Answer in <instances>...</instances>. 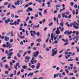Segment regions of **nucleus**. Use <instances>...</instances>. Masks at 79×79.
Returning a JSON list of instances; mask_svg holds the SVG:
<instances>
[{"mask_svg":"<svg viewBox=\"0 0 79 79\" xmlns=\"http://www.w3.org/2000/svg\"><path fill=\"white\" fill-rule=\"evenodd\" d=\"M25 58L27 60H25V63H27V62L29 61V60H30V57L29 56H27L25 57Z\"/></svg>","mask_w":79,"mask_h":79,"instance_id":"nucleus-8","label":"nucleus"},{"mask_svg":"<svg viewBox=\"0 0 79 79\" xmlns=\"http://www.w3.org/2000/svg\"><path fill=\"white\" fill-rule=\"evenodd\" d=\"M13 20L12 19L10 20V18L8 19L7 20H6L5 21V23H6V24H7L8 23H13Z\"/></svg>","mask_w":79,"mask_h":79,"instance_id":"nucleus-4","label":"nucleus"},{"mask_svg":"<svg viewBox=\"0 0 79 79\" xmlns=\"http://www.w3.org/2000/svg\"><path fill=\"white\" fill-rule=\"evenodd\" d=\"M69 38L70 39L69 40V41H70V40H72V39H71V36H69Z\"/></svg>","mask_w":79,"mask_h":79,"instance_id":"nucleus-44","label":"nucleus"},{"mask_svg":"<svg viewBox=\"0 0 79 79\" xmlns=\"http://www.w3.org/2000/svg\"><path fill=\"white\" fill-rule=\"evenodd\" d=\"M39 51H37L36 52H35L33 53V55L34 57H36L38 56V55H39Z\"/></svg>","mask_w":79,"mask_h":79,"instance_id":"nucleus-7","label":"nucleus"},{"mask_svg":"<svg viewBox=\"0 0 79 79\" xmlns=\"http://www.w3.org/2000/svg\"><path fill=\"white\" fill-rule=\"evenodd\" d=\"M38 14H35V18H37V17H38Z\"/></svg>","mask_w":79,"mask_h":79,"instance_id":"nucleus-56","label":"nucleus"},{"mask_svg":"<svg viewBox=\"0 0 79 79\" xmlns=\"http://www.w3.org/2000/svg\"><path fill=\"white\" fill-rule=\"evenodd\" d=\"M40 25L38 24L37 26L34 25L33 26V28H37L39 27Z\"/></svg>","mask_w":79,"mask_h":79,"instance_id":"nucleus-16","label":"nucleus"},{"mask_svg":"<svg viewBox=\"0 0 79 79\" xmlns=\"http://www.w3.org/2000/svg\"><path fill=\"white\" fill-rule=\"evenodd\" d=\"M56 21H57V23L58 24H59V23H58V18H57L56 19Z\"/></svg>","mask_w":79,"mask_h":79,"instance_id":"nucleus-57","label":"nucleus"},{"mask_svg":"<svg viewBox=\"0 0 79 79\" xmlns=\"http://www.w3.org/2000/svg\"><path fill=\"white\" fill-rule=\"evenodd\" d=\"M73 27L74 29H79V23H76V22H75L73 23Z\"/></svg>","mask_w":79,"mask_h":79,"instance_id":"nucleus-2","label":"nucleus"},{"mask_svg":"<svg viewBox=\"0 0 79 79\" xmlns=\"http://www.w3.org/2000/svg\"><path fill=\"white\" fill-rule=\"evenodd\" d=\"M56 49H57V48H55L54 49H52V56H55V55L57 54V52H58V50L56 49V51H55Z\"/></svg>","mask_w":79,"mask_h":79,"instance_id":"nucleus-1","label":"nucleus"},{"mask_svg":"<svg viewBox=\"0 0 79 79\" xmlns=\"http://www.w3.org/2000/svg\"><path fill=\"white\" fill-rule=\"evenodd\" d=\"M11 35L12 36V37H13L14 36V35L13 34V31H11L10 32Z\"/></svg>","mask_w":79,"mask_h":79,"instance_id":"nucleus-31","label":"nucleus"},{"mask_svg":"<svg viewBox=\"0 0 79 79\" xmlns=\"http://www.w3.org/2000/svg\"><path fill=\"white\" fill-rule=\"evenodd\" d=\"M15 5H19V2H18V0L17 1V2H15Z\"/></svg>","mask_w":79,"mask_h":79,"instance_id":"nucleus-26","label":"nucleus"},{"mask_svg":"<svg viewBox=\"0 0 79 79\" xmlns=\"http://www.w3.org/2000/svg\"><path fill=\"white\" fill-rule=\"evenodd\" d=\"M36 42H41V39L40 38H39V39H37L36 40Z\"/></svg>","mask_w":79,"mask_h":79,"instance_id":"nucleus-23","label":"nucleus"},{"mask_svg":"<svg viewBox=\"0 0 79 79\" xmlns=\"http://www.w3.org/2000/svg\"><path fill=\"white\" fill-rule=\"evenodd\" d=\"M50 2H48L47 3V5H48V7H50L51 6V5H50Z\"/></svg>","mask_w":79,"mask_h":79,"instance_id":"nucleus-20","label":"nucleus"},{"mask_svg":"<svg viewBox=\"0 0 79 79\" xmlns=\"http://www.w3.org/2000/svg\"><path fill=\"white\" fill-rule=\"evenodd\" d=\"M28 6H29V4H27L26 5L24 6V8H27V7Z\"/></svg>","mask_w":79,"mask_h":79,"instance_id":"nucleus-55","label":"nucleus"},{"mask_svg":"<svg viewBox=\"0 0 79 79\" xmlns=\"http://www.w3.org/2000/svg\"><path fill=\"white\" fill-rule=\"evenodd\" d=\"M22 68L23 69H27V66L26 65H23L22 67Z\"/></svg>","mask_w":79,"mask_h":79,"instance_id":"nucleus-17","label":"nucleus"},{"mask_svg":"<svg viewBox=\"0 0 79 79\" xmlns=\"http://www.w3.org/2000/svg\"><path fill=\"white\" fill-rule=\"evenodd\" d=\"M31 68H35V66L34 65H33L30 66Z\"/></svg>","mask_w":79,"mask_h":79,"instance_id":"nucleus-48","label":"nucleus"},{"mask_svg":"<svg viewBox=\"0 0 79 79\" xmlns=\"http://www.w3.org/2000/svg\"><path fill=\"white\" fill-rule=\"evenodd\" d=\"M10 6H11V4L10 3L7 6V8H10Z\"/></svg>","mask_w":79,"mask_h":79,"instance_id":"nucleus-52","label":"nucleus"},{"mask_svg":"<svg viewBox=\"0 0 79 79\" xmlns=\"http://www.w3.org/2000/svg\"><path fill=\"white\" fill-rule=\"evenodd\" d=\"M31 63L32 64H34V60H31Z\"/></svg>","mask_w":79,"mask_h":79,"instance_id":"nucleus-62","label":"nucleus"},{"mask_svg":"<svg viewBox=\"0 0 79 79\" xmlns=\"http://www.w3.org/2000/svg\"><path fill=\"white\" fill-rule=\"evenodd\" d=\"M21 10H17V13H21Z\"/></svg>","mask_w":79,"mask_h":79,"instance_id":"nucleus-60","label":"nucleus"},{"mask_svg":"<svg viewBox=\"0 0 79 79\" xmlns=\"http://www.w3.org/2000/svg\"><path fill=\"white\" fill-rule=\"evenodd\" d=\"M55 6L56 8H59L61 7V5L60 4H57Z\"/></svg>","mask_w":79,"mask_h":79,"instance_id":"nucleus-19","label":"nucleus"},{"mask_svg":"<svg viewBox=\"0 0 79 79\" xmlns=\"http://www.w3.org/2000/svg\"><path fill=\"white\" fill-rule=\"evenodd\" d=\"M28 8V10H29V11H32V10H33L31 8Z\"/></svg>","mask_w":79,"mask_h":79,"instance_id":"nucleus-35","label":"nucleus"},{"mask_svg":"<svg viewBox=\"0 0 79 79\" xmlns=\"http://www.w3.org/2000/svg\"><path fill=\"white\" fill-rule=\"evenodd\" d=\"M75 14L76 15H77V14H78V10H77V9L76 10Z\"/></svg>","mask_w":79,"mask_h":79,"instance_id":"nucleus-43","label":"nucleus"},{"mask_svg":"<svg viewBox=\"0 0 79 79\" xmlns=\"http://www.w3.org/2000/svg\"><path fill=\"white\" fill-rule=\"evenodd\" d=\"M54 36H53V33H52L51 34V38H53Z\"/></svg>","mask_w":79,"mask_h":79,"instance_id":"nucleus-29","label":"nucleus"},{"mask_svg":"<svg viewBox=\"0 0 79 79\" xmlns=\"http://www.w3.org/2000/svg\"><path fill=\"white\" fill-rule=\"evenodd\" d=\"M53 22H51V23L48 24V25L49 26H52L53 25Z\"/></svg>","mask_w":79,"mask_h":79,"instance_id":"nucleus-28","label":"nucleus"},{"mask_svg":"<svg viewBox=\"0 0 79 79\" xmlns=\"http://www.w3.org/2000/svg\"><path fill=\"white\" fill-rule=\"evenodd\" d=\"M36 34L37 36H39L40 35V33H39V32H37L36 33Z\"/></svg>","mask_w":79,"mask_h":79,"instance_id":"nucleus-42","label":"nucleus"},{"mask_svg":"<svg viewBox=\"0 0 79 79\" xmlns=\"http://www.w3.org/2000/svg\"><path fill=\"white\" fill-rule=\"evenodd\" d=\"M11 6L12 7V8H16V7L14 6V5H11Z\"/></svg>","mask_w":79,"mask_h":79,"instance_id":"nucleus-61","label":"nucleus"},{"mask_svg":"<svg viewBox=\"0 0 79 79\" xmlns=\"http://www.w3.org/2000/svg\"><path fill=\"white\" fill-rule=\"evenodd\" d=\"M13 42V39H11L10 40V43H11Z\"/></svg>","mask_w":79,"mask_h":79,"instance_id":"nucleus-50","label":"nucleus"},{"mask_svg":"<svg viewBox=\"0 0 79 79\" xmlns=\"http://www.w3.org/2000/svg\"><path fill=\"white\" fill-rule=\"evenodd\" d=\"M18 2H19V5H22L23 4V0H18Z\"/></svg>","mask_w":79,"mask_h":79,"instance_id":"nucleus-15","label":"nucleus"},{"mask_svg":"<svg viewBox=\"0 0 79 79\" xmlns=\"http://www.w3.org/2000/svg\"><path fill=\"white\" fill-rule=\"evenodd\" d=\"M36 2H38L39 3H40L42 1V0H35Z\"/></svg>","mask_w":79,"mask_h":79,"instance_id":"nucleus-40","label":"nucleus"},{"mask_svg":"<svg viewBox=\"0 0 79 79\" xmlns=\"http://www.w3.org/2000/svg\"><path fill=\"white\" fill-rule=\"evenodd\" d=\"M58 76H59V77H60V78H61V77H62V76H62L61 74L60 73H59L56 74V77H58Z\"/></svg>","mask_w":79,"mask_h":79,"instance_id":"nucleus-10","label":"nucleus"},{"mask_svg":"<svg viewBox=\"0 0 79 79\" xmlns=\"http://www.w3.org/2000/svg\"><path fill=\"white\" fill-rule=\"evenodd\" d=\"M56 34H60V31H56Z\"/></svg>","mask_w":79,"mask_h":79,"instance_id":"nucleus-22","label":"nucleus"},{"mask_svg":"<svg viewBox=\"0 0 79 79\" xmlns=\"http://www.w3.org/2000/svg\"><path fill=\"white\" fill-rule=\"evenodd\" d=\"M17 56L18 57H19V58H20V57H21V56L20 55V53H17Z\"/></svg>","mask_w":79,"mask_h":79,"instance_id":"nucleus-27","label":"nucleus"},{"mask_svg":"<svg viewBox=\"0 0 79 79\" xmlns=\"http://www.w3.org/2000/svg\"><path fill=\"white\" fill-rule=\"evenodd\" d=\"M47 9H45L44 11V14H47Z\"/></svg>","mask_w":79,"mask_h":79,"instance_id":"nucleus-39","label":"nucleus"},{"mask_svg":"<svg viewBox=\"0 0 79 79\" xmlns=\"http://www.w3.org/2000/svg\"><path fill=\"white\" fill-rule=\"evenodd\" d=\"M67 33H68V31H66L64 32V34H65V35H66V34Z\"/></svg>","mask_w":79,"mask_h":79,"instance_id":"nucleus-47","label":"nucleus"},{"mask_svg":"<svg viewBox=\"0 0 79 79\" xmlns=\"http://www.w3.org/2000/svg\"><path fill=\"white\" fill-rule=\"evenodd\" d=\"M70 4L71 6H73V5H74V2H70Z\"/></svg>","mask_w":79,"mask_h":79,"instance_id":"nucleus-38","label":"nucleus"},{"mask_svg":"<svg viewBox=\"0 0 79 79\" xmlns=\"http://www.w3.org/2000/svg\"><path fill=\"white\" fill-rule=\"evenodd\" d=\"M33 45H34V43H31V47H32V46H33Z\"/></svg>","mask_w":79,"mask_h":79,"instance_id":"nucleus-59","label":"nucleus"},{"mask_svg":"<svg viewBox=\"0 0 79 79\" xmlns=\"http://www.w3.org/2000/svg\"><path fill=\"white\" fill-rule=\"evenodd\" d=\"M11 16L12 18H14L15 17V15L14 14L12 13L11 15Z\"/></svg>","mask_w":79,"mask_h":79,"instance_id":"nucleus-32","label":"nucleus"},{"mask_svg":"<svg viewBox=\"0 0 79 79\" xmlns=\"http://www.w3.org/2000/svg\"><path fill=\"white\" fill-rule=\"evenodd\" d=\"M40 63H38L37 64V65L36 66V69H39L40 68Z\"/></svg>","mask_w":79,"mask_h":79,"instance_id":"nucleus-9","label":"nucleus"},{"mask_svg":"<svg viewBox=\"0 0 79 79\" xmlns=\"http://www.w3.org/2000/svg\"><path fill=\"white\" fill-rule=\"evenodd\" d=\"M1 17H3L5 16V14H3L2 13L1 14Z\"/></svg>","mask_w":79,"mask_h":79,"instance_id":"nucleus-49","label":"nucleus"},{"mask_svg":"<svg viewBox=\"0 0 79 79\" xmlns=\"http://www.w3.org/2000/svg\"><path fill=\"white\" fill-rule=\"evenodd\" d=\"M5 58H6V57L5 56L3 57L2 58L1 60H2V61L3 60H4V59H5Z\"/></svg>","mask_w":79,"mask_h":79,"instance_id":"nucleus-51","label":"nucleus"},{"mask_svg":"<svg viewBox=\"0 0 79 79\" xmlns=\"http://www.w3.org/2000/svg\"><path fill=\"white\" fill-rule=\"evenodd\" d=\"M59 28L60 29L61 32H63V30H64V27H62L61 28V27L59 26Z\"/></svg>","mask_w":79,"mask_h":79,"instance_id":"nucleus-14","label":"nucleus"},{"mask_svg":"<svg viewBox=\"0 0 79 79\" xmlns=\"http://www.w3.org/2000/svg\"><path fill=\"white\" fill-rule=\"evenodd\" d=\"M65 72L66 73H69V70H68V69H66L65 70Z\"/></svg>","mask_w":79,"mask_h":79,"instance_id":"nucleus-37","label":"nucleus"},{"mask_svg":"<svg viewBox=\"0 0 79 79\" xmlns=\"http://www.w3.org/2000/svg\"><path fill=\"white\" fill-rule=\"evenodd\" d=\"M6 48H8V47H9V48H11L12 47V45H11V44H10V43L9 42H7L6 43Z\"/></svg>","mask_w":79,"mask_h":79,"instance_id":"nucleus-6","label":"nucleus"},{"mask_svg":"<svg viewBox=\"0 0 79 79\" xmlns=\"http://www.w3.org/2000/svg\"><path fill=\"white\" fill-rule=\"evenodd\" d=\"M0 50H2V52L3 53H4L5 52V50L2 48H0Z\"/></svg>","mask_w":79,"mask_h":79,"instance_id":"nucleus-33","label":"nucleus"},{"mask_svg":"<svg viewBox=\"0 0 79 79\" xmlns=\"http://www.w3.org/2000/svg\"><path fill=\"white\" fill-rule=\"evenodd\" d=\"M26 52L28 53V54H30V53H31V51H28Z\"/></svg>","mask_w":79,"mask_h":79,"instance_id":"nucleus-36","label":"nucleus"},{"mask_svg":"<svg viewBox=\"0 0 79 79\" xmlns=\"http://www.w3.org/2000/svg\"><path fill=\"white\" fill-rule=\"evenodd\" d=\"M32 32H33L32 31H30V33H31V36H32V37H33V38H34V37H35V35H35V34H36V32H35V31H33V33L34 34H33V33H32Z\"/></svg>","mask_w":79,"mask_h":79,"instance_id":"nucleus-5","label":"nucleus"},{"mask_svg":"<svg viewBox=\"0 0 79 79\" xmlns=\"http://www.w3.org/2000/svg\"><path fill=\"white\" fill-rule=\"evenodd\" d=\"M5 68L6 69H7L8 68V65L6 64L5 65Z\"/></svg>","mask_w":79,"mask_h":79,"instance_id":"nucleus-41","label":"nucleus"},{"mask_svg":"<svg viewBox=\"0 0 79 79\" xmlns=\"http://www.w3.org/2000/svg\"><path fill=\"white\" fill-rule=\"evenodd\" d=\"M71 18V15H69L68 17V19H70Z\"/></svg>","mask_w":79,"mask_h":79,"instance_id":"nucleus-46","label":"nucleus"},{"mask_svg":"<svg viewBox=\"0 0 79 79\" xmlns=\"http://www.w3.org/2000/svg\"><path fill=\"white\" fill-rule=\"evenodd\" d=\"M19 37L20 38V39H24V36H19Z\"/></svg>","mask_w":79,"mask_h":79,"instance_id":"nucleus-45","label":"nucleus"},{"mask_svg":"<svg viewBox=\"0 0 79 79\" xmlns=\"http://www.w3.org/2000/svg\"><path fill=\"white\" fill-rule=\"evenodd\" d=\"M69 44V43H65L64 44V45H68Z\"/></svg>","mask_w":79,"mask_h":79,"instance_id":"nucleus-64","label":"nucleus"},{"mask_svg":"<svg viewBox=\"0 0 79 79\" xmlns=\"http://www.w3.org/2000/svg\"><path fill=\"white\" fill-rule=\"evenodd\" d=\"M13 52H10V54H7V56H11L13 55Z\"/></svg>","mask_w":79,"mask_h":79,"instance_id":"nucleus-25","label":"nucleus"},{"mask_svg":"<svg viewBox=\"0 0 79 79\" xmlns=\"http://www.w3.org/2000/svg\"><path fill=\"white\" fill-rule=\"evenodd\" d=\"M33 74H34L33 73H30L28 74L27 77H29L30 76H32V75H33Z\"/></svg>","mask_w":79,"mask_h":79,"instance_id":"nucleus-13","label":"nucleus"},{"mask_svg":"<svg viewBox=\"0 0 79 79\" xmlns=\"http://www.w3.org/2000/svg\"><path fill=\"white\" fill-rule=\"evenodd\" d=\"M62 16L63 18H64V17L65 18H68V15H65L64 14H63V13L62 14Z\"/></svg>","mask_w":79,"mask_h":79,"instance_id":"nucleus-11","label":"nucleus"},{"mask_svg":"<svg viewBox=\"0 0 79 79\" xmlns=\"http://www.w3.org/2000/svg\"><path fill=\"white\" fill-rule=\"evenodd\" d=\"M38 58H40V59H43V57L41 55L39 56Z\"/></svg>","mask_w":79,"mask_h":79,"instance_id":"nucleus-34","label":"nucleus"},{"mask_svg":"<svg viewBox=\"0 0 79 79\" xmlns=\"http://www.w3.org/2000/svg\"><path fill=\"white\" fill-rule=\"evenodd\" d=\"M65 25H67V26H68V27H69V26H70V25L68 24V22H67L66 23H65Z\"/></svg>","mask_w":79,"mask_h":79,"instance_id":"nucleus-30","label":"nucleus"},{"mask_svg":"<svg viewBox=\"0 0 79 79\" xmlns=\"http://www.w3.org/2000/svg\"><path fill=\"white\" fill-rule=\"evenodd\" d=\"M69 76H73V75H74V74L73 73H70L69 74Z\"/></svg>","mask_w":79,"mask_h":79,"instance_id":"nucleus-53","label":"nucleus"},{"mask_svg":"<svg viewBox=\"0 0 79 79\" xmlns=\"http://www.w3.org/2000/svg\"><path fill=\"white\" fill-rule=\"evenodd\" d=\"M14 68H15L16 69V70H17L18 69V67H17V66H16V65H15Z\"/></svg>","mask_w":79,"mask_h":79,"instance_id":"nucleus-54","label":"nucleus"},{"mask_svg":"<svg viewBox=\"0 0 79 79\" xmlns=\"http://www.w3.org/2000/svg\"><path fill=\"white\" fill-rule=\"evenodd\" d=\"M9 39H10V38L6 36L5 37L4 40L6 41H8L9 40Z\"/></svg>","mask_w":79,"mask_h":79,"instance_id":"nucleus-12","label":"nucleus"},{"mask_svg":"<svg viewBox=\"0 0 79 79\" xmlns=\"http://www.w3.org/2000/svg\"><path fill=\"white\" fill-rule=\"evenodd\" d=\"M60 63L62 65H64L66 64V63L64 62H60Z\"/></svg>","mask_w":79,"mask_h":79,"instance_id":"nucleus-21","label":"nucleus"},{"mask_svg":"<svg viewBox=\"0 0 79 79\" xmlns=\"http://www.w3.org/2000/svg\"><path fill=\"white\" fill-rule=\"evenodd\" d=\"M23 41H21L20 43V45H23Z\"/></svg>","mask_w":79,"mask_h":79,"instance_id":"nucleus-58","label":"nucleus"},{"mask_svg":"<svg viewBox=\"0 0 79 79\" xmlns=\"http://www.w3.org/2000/svg\"><path fill=\"white\" fill-rule=\"evenodd\" d=\"M21 21V20L20 19H18L17 21H15L14 23H10V25H16V24H17V25H18L19 23V22Z\"/></svg>","mask_w":79,"mask_h":79,"instance_id":"nucleus-3","label":"nucleus"},{"mask_svg":"<svg viewBox=\"0 0 79 79\" xmlns=\"http://www.w3.org/2000/svg\"><path fill=\"white\" fill-rule=\"evenodd\" d=\"M2 47H6V44H4L2 45Z\"/></svg>","mask_w":79,"mask_h":79,"instance_id":"nucleus-63","label":"nucleus"},{"mask_svg":"<svg viewBox=\"0 0 79 79\" xmlns=\"http://www.w3.org/2000/svg\"><path fill=\"white\" fill-rule=\"evenodd\" d=\"M60 26H61V27H63V22L60 23Z\"/></svg>","mask_w":79,"mask_h":79,"instance_id":"nucleus-24","label":"nucleus"},{"mask_svg":"<svg viewBox=\"0 0 79 79\" xmlns=\"http://www.w3.org/2000/svg\"><path fill=\"white\" fill-rule=\"evenodd\" d=\"M77 37H78V35H77V36H74L73 38V40H74V39H76V40H78L79 39H78V38H77Z\"/></svg>","mask_w":79,"mask_h":79,"instance_id":"nucleus-18","label":"nucleus"}]
</instances>
